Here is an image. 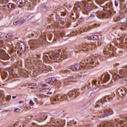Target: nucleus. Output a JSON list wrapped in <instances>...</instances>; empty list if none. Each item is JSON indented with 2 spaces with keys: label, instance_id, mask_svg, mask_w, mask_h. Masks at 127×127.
<instances>
[{
  "label": "nucleus",
  "instance_id": "1",
  "mask_svg": "<svg viewBox=\"0 0 127 127\" xmlns=\"http://www.w3.org/2000/svg\"><path fill=\"white\" fill-rule=\"evenodd\" d=\"M40 61L37 58H32L30 60H28L25 62L27 68H34V72L32 74L33 76L34 75V77L37 76V71H39V70H43L45 73H47L50 70V66L41 64Z\"/></svg>",
  "mask_w": 127,
  "mask_h": 127
},
{
  "label": "nucleus",
  "instance_id": "2",
  "mask_svg": "<svg viewBox=\"0 0 127 127\" xmlns=\"http://www.w3.org/2000/svg\"><path fill=\"white\" fill-rule=\"evenodd\" d=\"M126 122H123L119 119H115V124L113 123V121L107 122L105 123H103L101 125H99L100 127H127V117L124 119Z\"/></svg>",
  "mask_w": 127,
  "mask_h": 127
},
{
  "label": "nucleus",
  "instance_id": "3",
  "mask_svg": "<svg viewBox=\"0 0 127 127\" xmlns=\"http://www.w3.org/2000/svg\"><path fill=\"white\" fill-rule=\"evenodd\" d=\"M103 11H99L97 12L96 15L98 18H103V17H106L108 15L112 14L113 10V4L112 3H108L107 6L103 8Z\"/></svg>",
  "mask_w": 127,
  "mask_h": 127
},
{
  "label": "nucleus",
  "instance_id": "4",
  "mask_svg": "<svg viewBox=\"0 0 127 127\" xmlns=\"http://www.w3.org/2000/svg\"><path fill=\"white\" fill-rule=\"evenodd\" d=\"M41 38H42V42L39 43L38 42V41L37 40H31L29 42V45L30 46V47L31 49H35V48H37L38 46H39V44L41 43L45 44V35L44 36H41Z\"/></svg>",
  "mask_w": 127,
  "mask_h": 127
},
{
  "label": "nucleus",
  "instance_id": "5",
  "mask_svg": "<svg viewBox=\"0 0 127 127\" xmlns=\"http://www.w3.org/2000/svg\"><path fill=\"white\" fill-rule=\"evenodd\" d=\"M95 65V60L92 59H89L80 63V66L82 68H90V67H94Z\"/></svg>",
  "mask_w": 127,
  "mask_h": 127
},
{
  "label": "nucleus",
  "instance_id": "6",
  "mask_svg": "<svg viewBox=\"0 0 127 127\" xmlns=\"http://www.w3.org/2000/svg\"><path fill=\"white\" fill-rule=\"evenodd\" d=\"M68 101V98H67V95H64L63 96L58 95L57 97L53 98L52 99V103H57V102H59V101Z\"/></svg>",
  "mask_w": 127,
  "mask_h": 127
},
{
  "label": "nucleus",
  "instance_id": "7",
  "mask_svg": "<svg viewBox=\"0 0 127 127\" xmlns=\"http://www.w3.org/2000/svg\"><path fill=\"white\" fill-rule=\"evenodd\" d=\"M81 49L82 51H87V50H89V48H91V49H94L96 47V44H92L91 45H88L87 44H84L81 45Z\"/></svg>",
  "mask_w": 127,
  "mask_h": 127
},
{
  "label": "nucleus",
  "instance_id": "8",
  "mask_svg": "<svg viewBox=\"0 0 127 127\" xmlns=\"http://www.w3.org/2000/svg\"><path fill=\"white\" fill-rule=\"evenodd\" d=\"M46 83H47V84H55V85H55V87H59V84H58V83H59V81H58V80H57V79L55 77L48 78L46 80Z\"/></svg>",
  "mask_w": 127,
  "mask_h": 127
},
{
  "label": "nucleus",
  "instance_id": "9",
  "mask_svg": "<svg viewBox=\"0 0 127 127\" xmlns=\"http://www.w3.org/2000/svg\"><path fill=\"white\" fill-rule=\"evenodd\" d=\"M0 59L1 60H8L9 59V56H8V54L5 53L4 50L1 49L0 50Z\"/></svg>",
  "mask_w": 127,
  "mask_h": 127
},
{
  "label": "nucleus",
  "instance_id": "10",
  "mask_svg": "<svg viewBox=\"0 0 127 127\" xmlns=\"http://www.w3.org/2000/svg\"><path fill=\"white\" fill-rule=\"evenodd\" d=\"M48 127H62V121L57 120V121L51 124H49Z\"/></svg>",
  "mask_w": 127,
  "mask_h": 127
},
{
  "label": "nucleus",
  "instance_id": "11",
  "mask_svg": "<svg viewBox=\"0 0 127 127\" xmlns=\"http://www.w3.org/2000/svg\"><path fill=\"white\" fill-rule=\"evenodd\" d=\"M67 69L69 70H71L72 72H75V71H78L79 70L80 67L78 66V64H74L71 65H68L67 66Z\"/></svg>",
  "mask_w": 127,
  "mask_h": 127
},
{
  "label": "nucleus",
  "instance_id": "12",
  "mask_svg": "<svg viewBox=\"0 0 127 127\" xmlns=\"http://www.w3.org/2000/svg\"><path fill=\"white\" fill-rule=\"evenodd\" d=\"M112 97V95H108L106 96H105L104 98H102L101 99H100V101H98L96 103V106H97V107H99V106H101V104H100V103H101V104H104V103H105V102H107V98L108 99H111Z\"/></svg>",
  "mask_w": 127,
  "mask_h": 127
},
{
  "label": "nucleus",
  "instance_id": "13",
  "mask_svg": "<svg viewBox=\"0 0 127 127\" xmlns=\"http://www.w3.org/2000/svg\"><path fill=\"white\" fill-rule=\"evenodd\" d=\"M59 53H53L50 55V58L52 60H57L58 58H59Z\"/></svg>",
  "mask_w": 127,
  "mask_h": 127
},
{
  "label": "nucleus",
  "instance_id": "14",
  "mask_svg": "<svg viewBox=\"0 0 127 127\" xmlns=\"http://www.w3.org/2000/svg\"><path fill=\"white\" fill-rule=\"evenodd\" d=\"M82 4H81V2L78 1L76 2V3H75L73 9H74V10H80Z\"/></svg>",
  "mask_w": 127,
  "mask_h": 127
},
{
  "label": "nucleus",
  "instance_id": "15",
  "mask_svg": "<svg viewBox=\"0 0 127 127\" xmlns=\"http://www.w3.org/2000/svg\"><path fill=\"white\" fill-rule=\"evenodd\" d=\"M19 48L21 52H24L25 51V44L24 43H20L19 44Z\"/></svg>",
  "mask_w": 127,
  "mask_h": 127
},
{
  "label": "nucleus",
  "instance_id": "16",
  "mask_svg": "<svg viewBox=\"0 0 127 127\" xmlns=\"http://www.w3.org/2000/svg\"><path fill=\"white\" fill-rule=\"evenodd\" d=\"M83 4L84 5V8L86 11H90V10H91V6H90L89 4L87 2H84Z\"/></svg>",
  "mask_w": 127,
  "mask_h": 127
},
{
  "label": "nucleus",
  "instance_id": "17",
  "mask_svg": "<svg viewBox=\"0 0 127 127\" xmlns=\"http://www.w3.org/2000/svg\"><path fill=\"white\" fill-rule=\"evenodd\" d=\"M64 34L65 33L64 32H57L55 34V35H56L55 39H56V38H58L60 36L62 37L64 36Z\"/></svg>",
  "mask_w": 127,
  "mask_h": 127
},
{
  "label": "nucleus",
  "instance_id": "18",
  "mask_svg": "<svg viewBox=\"0 0 127 127\" xmlns=\"http://www.w3.org/2000/svg\"><path fill=\"white\" fill-rule=\"evenodd\" d=\"M17 4L19 6H23L25 4V0H19L17 2Z\"/></svg>",
  "mask_w": 127,
  "mask_h": 127
},
{
  "label": "nucleus",
  "instance_id": "19",
  "mask_svg": "<svg viewBox=\"0 0 127 127\" xmlns=\"http://www.w3.org/2000/svg\"><path fill=\"white\" fill-rule=\"evenodd\" d=\"M63 54L62 55V56H61V57L63 60H64V59H66L67 58L66 57L68 54V52L64 50H63Z\"/></svg>",
  "mask_w": 127,
  "mask_h": 127
},
{
  "label": "nucleus",
  "instance_id": "20",
  "mask_svg": "<svg viewBox=\"0 0 127 127\" xmlns=\"http://www.w3.org/2000/svg\"><path fill=\"white\" fill-rule=\"evenodd\" d=\"M121 10H120V12L121 13H126V12H127V7L126 6V5H124V6H121Z\"/></svg>",
  "mask_w": 127,
  "mask_h": 127
},
{
  "label": "nucleus",
  "instance_id": "21",
  "mask_svg": "<svg viewBox=\"0 0 127 127\" xmlns=\"http://www.w3.org/2000/svg\"><path fill=\"white\" fill-rule=\"evenodd\" d=\"M110 79V75L109 74H105L104 76L103 79H102V82H103L104 83H106V82H107V81H109V80Z\"/></svg>",
  "mask_w": 127,
  "mask_h": 127
},
{
  "label": "nucleus",
  "instance_id": "22",
  "mask_svg": "<svg viewBox=\"0 0 127 127\" xmlns=\"http://www.w3.org/2000/svg\"><path fill=\"white\" fill-rule=\"evenodd\" d=\"M105 111L106 112L108 117L109 116H111V115H113L114 114L113 110H112L111 109H106Z\"/></svg>",
  "mask_w": 127,
  "mask_h": 127
},
{
  "label": "nucleus",
  "instance_id": "23",
  "mask_svg": "<svg viewBox=\"0 0 127 127\" xmlns=\"http://www.w3.org/2000/svg\"><path fill=\"white\" fill-rule=\"evenodd\" d=\"M7 6L9 10H10V9H14V7H15V4L9 3Z\"/></svg>",
  "mask_w": 127,
  "mask_h": 127
},
{
  "label": "nucleus",
  "instance_id": "24",
  "mask_svg": "<svg viewBox=\"0 0 127 127\" xmlns=\"http://www.w3.org/2000/svg\"><path fill=\"white\" fill-rule=\"evenodd\" d=\"M74 93H75L76 94V90H75L74 91H70V92H68L67 95H68L69 96V99H73V96H74Z\"/></svg>",
  "mask_w": 127,
  "mask_h": 127
},
{
  "label": "nucleus",
  "instance_id": "25",
  "mask_svg": "<svg viewBox=\"0 0 127 127\" xmlns=\"http://www.w3.org/2000/svg\"><path fill=\"white\" fill-rule=\"evenodd\" d=\"M104 114L100 115V118L101 119H104V118H107V117H109L108 115V113H107L106 111H104Z\"/></svg>",
  "mask_w": 127,
  "mask_h": 127
},
{
  "label": "nucleus",
  "instance_id": "26",
  "mask_svg": "<svg viewBox=\"0 0 127 127\" xmlns=\"http://www.w3.org/2000/svg\"><path fill=\"white\" fill-rule=\"evenodd\" d=\"M8 2V0H0V6H1V4H6Z\"/></svg>",
  "mask_w": 127,
  "mask_h": 127
},
{
  "label": "nucleus",
  "instance_id": "27",
  "mask_svg": "<svg viewBox=\"0 0 127 127\" xmlns=\"http://www.w3.org/2000/svg\"><path fill=\"white\" fill-rule=\"evenodd\" d=\"M90 38L92 40H97V39H99V37L98 35H93L90 37Z\"/></svg>",
  "mask_w": 127,
  "mask_h": 127
},
{
  "label": "nucleus",
  "instance_id": "28",
  "mask_svg": "<svg viewBox=\"0 0 127 127\" xmlns=\"http://www.w3.org/2000/svg\"><path fill=\"white\" fill-rule=\"evenodd\" d=\"M6 70L9 72V73L11 74H12V71H13V69L11 67H8L6 68Z\"/></svg>",
  "mask_w": 127,
  "mask_h": 127
},
{
  "label": "nucleus",
  "instance_id": "29",
  "mask_svg": "<svg viewBox=\"0 0 127 127\" xmlns=\"http://www.w3.org/2000/svg\"><path fill=\"white\" fill-rule=\"evenodd\" d=\"M12 36H13V35H12V33H10L6 35V38H7L8 39H10V38H12Z\"/></svg>",
  "mask_w": 127,
  "mask_h": 127
},
{
  "label": "nucleus",
  "instance_id": "30",
  "mask_svg": "<svg viewBox=\"0 0 127 127\" xmlns=\"http://www.w3.org/2000/svg\"><path fill=\"white\" fill-rule=\"evenodd\" d=\"M127 35H126L125 36L121 37L120 38V40L124 41V40H127Z\"/></svg>",
  "mask_w": 127,
  "mask_h": 127
},
{
  "label": "nucleus",
  "instance_id": "31",
  "mask_svg": "<svg viewBox=\"0 0 127 127\" xmlns=\"http://www.w3.org/2000/svg\"><path fill=\"white\" fill-rule=\"evenodd\" d=\"M49 60V58H48V56L45 55L44 56V61L45 62H47Z\"/></svg>",
  "mask_w": 127,
  "mask_h": 127
},
{
  "label": "nucleus",
  "instance_id": "32",
  "mask_svg": "<svg viewBox=\"0 0 127 127\" xmlns=\"http://www.w3.org/2000/svg\"><path fill=\"white\" fill-rule=\"evenodd\" d=\"M50 90H51V88H50L47 89V91H46L47 95H51L52 94V92L48 91H50Z\"/></svg>",
  "mask_w": 127,
  "mask_h": 127
},
{
  "label": "nucleus",
  "instance_id": "33",
  "mask_svg": "<svg viewBox=\"0 0 127 127\" xmlns=\"http://www.w3.org/2000/svg\"><path fill=\"white\" fill-rule=\"evenodd\" d=\"M99 91V88H94L92 90V94H95L96 93H98V91Z\"/></svg>",
  "mask_w": 127,
  "mask_h": 127
},
{
  "label": "nucleus",
  "instance_id": "34",
  "mask_svg": "<svg viewBox=\"0 0 127 127\" xmlns=\"http://www.w3.org/2000/svg\"><path fill=\"white\" fill-rule=\"evenodd\" d=\"M96 1L99 4H102V3H104L105 0H96Z\"/></svg>",
  "mask_w": 127,
  "mask_h": 127
},
{
  "label": "nucleus",
  "instance_id": "35",
  "mask_svg": "<svg viewBox=\"0 0 127 127\" xmlns=\"http://www.w3.org/2000/svg\"><path fill=\"white\" fill-rule=\"evenodd\" d=\"M92 94H93V93L92 92V91H89L88 92H87L86 95H87V97H90V96H91L92 95Z\"/></svg>",
  "mask_w": 127,
  "mask_h": 127
},
{
  "label": "nucleus",
  "instance_id": "36",
  "mask_svg": "<svg viewBox=\"0 0 127 127\" xmlns=\"http://www.w3.org/2000/svg\"><path fill=\"white\" fill-rule=\"evenodd\" d=\"M74 79H76L74 76H70L68 78V80H74Z\"/></svg>",
  "mask_w": 127,
  "mask_h": 127
},
{
  "label": "nucleus",
  "instance_id": "37",
  "mask_svg": "<svg viewBox=\"0 0 127 127\" xmlns=\"http://www.w3.org/2000/svg\"><path fill=\"white\" fill-rule=\"evenodd\" d=\"M20 111V109L19 108H15L14 110V113H18V112H19Z\"/></svg>",
  "mask_w": 127,
  "mask_h": 127
},
{
  "label": "nucleus",
  "instance_id": "38",
  "mask_svg": "<svg viewBox=\"0 0 127 127\" xmlns=\"http://www.w3.org/2000/svg\"><path fill=\"white\" fill-rule=\"evenodd\" d=\"M26 20H23L22 21L20 20L19 21V24H22L23 23H24V22H25Z\"/></svg>",
  "mask_w": 127,
  "mask_h": 127
},
{
  "label": "nucleus",
  "instance_id": "39",
  "mask_svg": "<svg viewBox=\"0 0 127 127\" xmlns=\"http://www.w3.org/2000/svg\"><path fill=\"white\" fill-rule=\"evenodd\" d=\"M13 24H14V25H16L17 24H19V21H16L15 22L14 21Z\"/></svg>",
  "mask_w": 127,
  "mask_h": 127
},
{
  "label": "nucleus",
  "instance_id": "40",
  "mask_svg": "<svg viewBox=\"0 0 127 127\" xmlns=\"http://www.w3.org/2000/svg\"><path fill=\"white\" fill-rule=\"evenodd\" d=\"M85 31V30L83 29H79L78 31L77 32H78L79 33H80V32H83Z\"/></svg>",
  "mask_w": 127,
  "mask_h": 127
},
{
  "label": "nucleus",
  "instance_id": "41",
  "mask_svg": "<svg viewBox=\"0 0 127 127\" xmlns=\"http://www.w3.org/2000/svg\"><path fill=\"white\" fill-rule=\"evenodd\" d=\"M40 87H47V84H40Z\"/></svg>",
  "mask_w": 127,
  "mask_h": 127
},
{
  "label": "nucleus",
  "instance_id": "42",
  "mask_svg": "<svg viewBox=\"0 0 127 127\" xmlns=\"http://www.w3.org/2000/svg\"><path fill=\"white\" fill-rule=\"evenodd\" d=\"M29 104L30 106H33V105H34V103H33V101H32V100L30 101Z\"/></svg>",
  "mask_w": 127,
  "mask_h": 127
},
{
  "label": "nucleus",
  "instance_id": "43",
  "mask_svg": "<svg viewBox=\"0 0 127 127\" xmlns=\"http://www.w3.org/2000/svg\"><path fill=\"white\" fill-rule=\"evenodd\" d=\"M96 83H97V81L96 80H93L92 81V85H96Z\"/></svg>",
  "mask_w": 127,
  "mask_h": 127
},
{
  "label": "nucleus",
  "instance_id": "44",
  "mask_svg": "<svg viewBox=\"0 0 127 127\" xmlns=\"http://www.w3.org/2000/svg\"><path fill=\"white\" fill-rule=\"evenodd\" d=\"M72 125H75L74 121H70L69 124H68V126H72Z\"/></svg>",
  "mask_w": 127,
  "mask_h": 127
},
{
  "label": "nucleus",
  "instance_id": "45",
  "mask_svg": "<svg viewBox=\"0 0 127 127\" xmlns=\"http://www.w3.org/2000/svg\"><path fill=\"white\" fill-rule=\"evenodd\" d=\"M115 6H119V2H117V0H115Z\"/></svg>",
  "mask_w": 127,
  "mask_h": 127
},
{
  "label": "nucleus",
  "instance_id": "46",
  "mask_svg": "<svg viewBox=\"0 0 127 127\" xmlns=\"http://www.w3.org/2000/svg\"><path fill=\"white\" fill-rule=\"evenodd\" d=\"M68 82H69V80H67V79H65L64 80V84H67V83H68Z\"/></svg>",
  "mask_w": 127,
  "mask_h": 127
},
{
  "label": "nucleus",
  "instance_id": "47",
  "mask_svg": "<svg viewBox=\"0 0 127 127\" xmlns=\"http://www.w3.org/2000/svg\"><path fill=\"white\" fill-rule=\"evenodd\" d=\"M62 127H63V126H64V125H65V121H62Z\"/></svg>",
  "mask_w": 127,
  "mask_h": 127
},
{
  "label": "nucleus",
  "instance_id": "48",
  "mask_svg": "<svg viewBox=\"0 0 127 127\" xmlns=\"http://www.w3.org/2000/svg\"><path fill=\"white\" fill-rule=\"evenodd\" d=\"M27 120H31L32 119V117L31 116H28Z\"/></svg>",
  "mask_w": 127,
  "mask_h": 127
},
{
  "label": "nucleus",
  "instance_id": "49",
  "mask_svg": "<svg viewBox=\"0 0 127 127\" xmlns=\"http://www.w3.org/2000/svg\"><path fill=\"white\" fill-rule=\"evenodd\" d=\"M60 23L61 24H65V22L64 21L61 20Z\"/></svg>",
  "mask_w": 127,
  "mask_h": 127
},
{
  "label": "nucleus",
  "instance_id": "50",
  "mask_svg": "<svg viewBox=\"0 0 127 127\" xmlns=\"http://www.w3.org/2000/svg\"><path fill=\"white\" fill-rule=\"evenodd\" d=\"M31 85L32 86H36V83H31Z\"/></svg>",
  "mask_w": 127,
  "mask_h": 127
},
{
  "label": "nucleus",
  "instance_id": "51",
  "mask_svg": "<svg viewBox=\"0 0 127 127\" xmlns=\"http://www.w3.org/2000/svg\"><path fill=\"white\" fill-rule=\"evenodd\" d=\"M25 123H26V124H29V121L27 120H26Z\"/></svg>",
  "mask_w": 127,
  "mask_h": 127
},
{
  "label": "nucleus",
  "instance_id": "52",
  "mask_svg": "<svg viewBox=\"0 0 127 127\" xmlns=\"http://www.w3.org/2000/svg\"><path fill=\"white\" fill-rule=\"evenodd\" d=\"M22 103H24V101L22 100L19 101V104H21Z\"/></svg>",
  "mask_w": 127,
  "mask_h": 127
},
{
  "label": "nucleus",
  "instance_id": "53",
  "mask_svg": "<svg viewBox=\"0 0 127 127\" xmlns=\"http://www.w3.org/2000/svg\"><path fill=\"white\" fill-rule=\"evenodd\" d=\"M3 44V43L1 42V41H0V47Z\"/></svg>",
  "mask_w": 127,
  "mask_h": 127
},
{
  "label": "nucleus",
  "instance_id": "54",
  "mask_svg": "<svg viewBox=\"0 0 127 127\" xmlns=\"http://www.w3.org/2000/svg\"><path fill=\"white\" fill-rule=\"evenodd\" d=\"M34 101H35V103H37V102L38 101V100H37V98H35Z\"/></svg>",
  "mask_w": 127,
  "mask_h": 127
},
{
  "label": "nucleus",
  "instance_id": "55",
  "mask_svg": "<svg viewBox=\"0 0 127 127\" xmlns=\"http://www.w3.org/2000/svg\"><path fill=\"white\" fill-rule=\"evenodd\" d=\"M13 51H16V50H15V49H13L11 50V52H13Z\"/></svg>",
  "mask_w": 127,
  "mask_h": 127
},
{
  "label": "nucleus",
  "instance_id": "56",
  "mask_svg": "<svg viewBox=\"0 0 127 127\" xmlns=\"http://www.w3.org/2000/svg\"><path fill=\"white\" fill-rule=\"evenodd\" d=\"M16 96H12V99H16Z\"/></svg>",
  "mask_w": 127,
  "mask_h": 127
},
{
  "label": "nucleus",
  "instance_id": "57",
  "mask_svg": "<svg viewBox=\"0 0 127 127\" xmlns=\"http://www.w3.org/2000/svg\"><path fill=\"white\" fill-rule=\"evenodd\" d=\"M79 17V15L78 14H76V18H78Z\"/></svg>",
  "mask_w": 127,
  "mask_h": 127
},
{
  "label": "nucleus",
  "instance_id": "58",
  "mask_svg": "<svg viewBox=\"0 0 127 127\" xmlns=\"http://www.w3.org/2000/svg\"><path fill=\"white\" fill-rule=\"evenodd\" d=\"M121 1H122V2H124L126 0H120Z\"/></svg>",
  "mask_w": 127,
  "mask_h": 127
},
{
  "label": "nucleus",
  "instance_id": "59",
  "mask_svg": "<svg viewBox=\"0 0 127 127\" xmlns=\"http://www.w3.org/2000/svg\"><path fill=\"white\" fill-rule=\"evenodd\" d=\"M90 16H91V17H94V15H91Z\"/></svg>",
  "mask_w": 127,
  "mask_h": 127
},
{
  "label": "nucleus",
  "instance_id": "60",
  "mask_svg": "<svg viewBox=\"0 0 127 127\" xmlns=\"http://www.w3.org/2000/svg\"><path fill=\"white\" fill-rule=\"evenodd\" d=\"M38 59H39L40 58V56H38Z\"/></svg>",
  "mask_w": 127,
  "mask_h": 127
},
{
  "label": "nucleus",
  "instance_id": "61",
  "mask_svg": "<svg viewBox=\"0 0 127 127\" xmlns=\"http://www.w3.org/2000/svg\"><path fill=\"white\" fill-rule=\"evenodd\" d=\"M33 35H34V34H32V36H33Z\"/></svg>",
  "mask_w": 127,
  "mask_h": 127
},
{
  "label": "nucleus",
  "instance_id": "62",
  "mask_svg": "<svg viewBox=\"0 0 127 127\" xmlns=\"http://www.w3.org/2000/svg\"><path fill=\"white\" fill-rule=\"evenodd\" d=\"M121 91H122V92H123V89H121Z\"/></svg>",
  "mask_w": 127,
  "mask_h": 127
},
{
  "label": "nucleus",
  "instance_id": "63",
  "mask_svg": "<svg viewBox=\"0 0 127 127\" xmlns=\"http://www.w3.org/2000/svg\"><path fill=\"white\" fill-rule=\"evenodd\" d=\"M98 84H100V81H98Z\"/></svg>",
  "mask_w": 127,
  "mask_h": 127
},
{
  "label": "nucleus",
  "instance_id": "64",
  "mask_svg": "<svg viewBox=\"0 0 127 127\" xmlns=\"http://www.w3.org/2000/svg\"><path fill=\"white\" fill-rule=\"evenodd\" d=\"M44 92H45V90H44Z\"/></svg>",
  "mask_w": 127,
  "mask_h": 127
}]
</instances>
